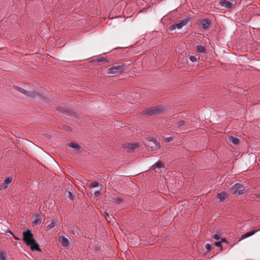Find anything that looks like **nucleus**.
Segmentation results:
<instances>
[{
	"label": "nucleus",
	"mask_w": 260,
	"mask_h": 260,
	"mask_svg": "<svg viewBox=\"0 0 260 260\" xmlns=\"http://www.w3.org/2000/svg\"><path fill=\"white\" fill-rule=\"evenodd\" d=\"M23 240L25 244L29 246L32 251H41L38 243L34 238V235L31 231L27 230L23 233Z\"/></svg>",
	"instance_id": "1"
},
{
	"label": "nucleus",
	"mask_w": 260,
	"mask_h": 260,
	"mask_svg": "<svg viewBox=\"0 0 260 260\" xmlns=\"http://www.w3.org/2000/svg\"><path fill=\"white\" fill-rule=\"evenodd\" d=\"M124 69V66L123 64H119L114 66L108 70V74H119L121 73Z\"/></svg>",
	"instance_id": "2"
},
{
	"label": "nucleus",
	"mask_w": 260,
	"mask_h": 260,
	"mask_svg": "<svg viewBox=\"0 0 260 260\" xmlns=\"http://www.w3.org/2000/svg\"><path fill=\"white\" fill-rule=\"evenodd\" d=\"M231 189L233 191L234 193L237 195L243 194L246 192L245 187L240 183L235 184L232 187Z\"/></svg>",
	"instance_id": "3"
},
{
	"label": "nucleus",
	"mask_w": 260,
	"mask_h": 260,
	"mask_svg": "<svg viewBox=\"0 0 260 260\" xmlns=\"http://www.w3.org/2000/svg\"><path fill=\"white\" fill-rule=\"evenodd\" d=\"M162 110V108L159 107H152L147 109L145 114L150 116L156 115L160 113Z\"/></svg>",
	"instance_id": "4"
},
{
	"label": "nucleus",
	"mask_w": 260,
	"mask_h": 260,
	"mask_svg": "<svg viewBox=\"0 0 260 260\" xmlns=\"http://www.w3.org/2000/svg\"><path fill=\"white\" fill-rule=\"evenodd\" d=\"M148 141L150 142V144L149 145H147V147H150L151 150H154L156 149H158L160 147V144L158 142V141L153 138H149Z\"/></svg>",
	"instance_id": "5"
},
{
	"label": "nucleus",
	"mask_w": 260,
	"mask_h": 260,
	"mask_svg": "<svg viewBox=\"0 0 260 260\" xmlns=\"http://www.w3.org/2000/svg\"><path fill=\"white\" fill-rule=\"evenodd\" d=\"M188 23V20L185 19L181 21H177L170 27V30H173L176 28L181 29Z\"/></svg>",
	"instance_id": "6"
},
{
	"label": "nucleus",
	"mask_w": 260,
	"mask_h": 260,
	"mask_svg": "<svg viewBox=\"0 0 260 260\" xmlns=\"http://www.w3.org/2000/svg\"><path fill=\"white\" fill-rule=\"evenodd\" d=\"M139 146L138 143H128L123 145V148L127 149V151H133Z\"/></svg>",
	"instance_id": "7"
},
{
	"label": "nucleus",
	"mask_w": 260,
	"mask_h": 260,
	"mask_svg": "<svg viewBox=\"0 0 260 260\" xmlns=\"http://www.w3.org/2000/svg\"><path fill=\"white\" fill-rule=\"evenodd\" d=\"M12 181V178L10 177H7L4 181L3 183L0 185V189H6L11 184Z\"/></svg>",
	"instance_id": "8"
},
{
	"label": "nucleus",
	"mask_w": 260,
	"mask_h": 260,
	"mask_svg": "<svg viewBox=\"0 0 260 260\" xmlns=\"http://www.w3.org/2000/svg\"><path fill=\"white\" fill-rule=\"evenodd\" d=\"M0 233L4 234L7 233H10L11 235L13 236V238L15 239H18L17 237H16L14 234L11 232L10 230L8 229V228H7L5 225H4L3 224L1 223L0 224Z\"/></svg>",
	"instance_id": "9"
},
{
	"label": "nucleus",
	"mask_w": 260,
	"mask_h": 260,
	"mask_svg": "<svg viewBox=\"0 0 260 260\" xmlns=\"http://www.w3.org/2000/svg\"><path fill=\"white\" fill-rule=\"evenodd\" d=\"M58 241L61 245L66 248H68L70 246V242L68 238L64 236H60L58 238Z\"/></svg>",
	"instance_id": "10"
},
{
	"label": "nucleus",
	"mask_w": 260,
	"mask_h": 260,
	"mask_svg": "<svg viewBox=\"0 0 260 260\" xmlns=\"http://www.w3.org/2000/svg\"><path fill=\"white\" fill-rule=\"evenodd\" d=\"M219 4L220 6L228 9H232L233 7V3L228 0H221Z\"/></svg>",
	"instance_id": "11"
},
{
	"label": "nucleus",
	"mask_w": 260,
	"mask_h": 260,
	"mask_svg": "<svg viewBox=\"0 0 260 260\" xmlns=\"http://www.w3.org/2000/svg\"><path fill=\"white\" fill-rule=\"evenodd\" d=\"M69 146L72 148L73 151L75 152H80L81 150V147L80 146L76 143L71 142Z\"/></svg>",
	"instance_id": "12"
},
{
	"label": "nucleus",
	"mask_w": 260,
	"mask_h": 260,
	"mask_svg": "<svg viewBox=\"0 0 260 260\" xmlns=\"http://www.w3.org/2000/svg\"><path fill=\"white\" fill-rule=\"evenodd\" d=\"M211 24V21L208 19H204L201 22V26L204 29H207Z\"/></svg>",
	"instance_id": "13"
},
{
	"label": "nucleus",
	"mask_w": 260,
	"mask_h": 260,
	"mask_svg": "<svg viewBox=\"0 0 260 260\" xmlns=\"http://www.w3.org/2000/svg\"><path fill=\"white\" fill-rule=\"evenodd\" d=\"M42 220V216L40 214H37L34 219V220L32 221V225H36L39 224L41 223Z\"/></svg>",
	"instance_id": "14"
},
{
	"label": "nucleus",
	"mask_w": 260,
	"mask_h": 260,
	"mask_svg": "<svg viewBox=\"0 0 260 260\" xmlns=\"http://www.w3.org/2000/svg\"><path fill=\"white\" fill-rule=\"evenodd\" d=\"M229 141L235 145L238 144L239 142V139L233 136H230L229 137Z\"/></svg>",
	"instance_id": "15"
},
{
	"label": "nucleus",
	"mask_w": 260,
	"mask_h": 260,
	"mask_svg": "<svg viewBox=\"0 0 260 260\" xmlns=\"http://www.w3.org/2000/svg\"><path fill=\"white\" fill-rule=\"evenodd\" d=\"M226 197V193L225 192L219 193L217 195V198L219 200L220 202H223Z\"/></svg>",
	"instance_id": "16"
},
{
	"label": "nucleus",
	"mask_w": 260,
	"mask_h": 260,
	"mask_svg": "<svg viewBox=\"0 0 260 260\" xmlns=\"http://www.w3.org/2000/svg\"><path fill=\"white\" fill-rule=\"evenodd\" d=\"M56 224V221L54 219L52 220L51 223L47 226V230H50L54 228Z\"/></svg>",
	"instance_id": "17"
},
{
	"label": "nucleus",
	"mask_w": 260,
	"mask_h": 260,
	"mask_svg": "<svg viewBox=\"0 0 260 260\" xmlns=\"http://www.w3.org/2000/svg\"><path fill=\"white\" fill-rule=\"evenodd\" d=\"M0 260H7V253L3 250H0Z\"/></svg>",
	"instance_id": "18"
},
{
	"label": "nucleus",
	"mask_w": 260,
	"mask_h": 260,
	"mask_svg": "<svg viewBox=\"0 0 260 260\" xmlns=\"http://www.w3.org/2000/svg\"><path fill=\"white\" fill-rule=\"evenodd\" d=\"M197 51L200 53H205L206 52L205 47L199 45L197 46Z\"/></svg>",
	"instance_id": "19"
},
{
	"label": "nucleus",
	"mask_w": 260,
	"mask_h": 260,
	"mask_svg": "<svg viewBox=\"0 0 260 260\" xmlns=\"http://www.w3.org/2000/svg\"><path fill=\"white\" fill-rule=\"evenodd\" d=\"M162 167V164L160 161H157L152 166V168L156 169V168H160Z\"/></svg>",
	"instance_id": "20"
},
{
	"label": "nucleus",
	"mask_w": 260,
	"mask_h": 260,
	"mask_svg": "<svg viewBox=\"0 0 260 260\" xmlns=\"http://www.w3.org/2000/svg\"><path fill=\"white\" fill-rule=\"evenodd\" d=\"M176 126L178 127H180L185 124V121L184 120H180L176 123Z\"/></svg>",
	"instance_id": "21"
},
{
	"label": "nucleus",
	"mask_w": 260,
	"mask_h": 260,
	"mask_svg": "<svg viewBox=\"0 0 260 260\" xmlns=\"http://www.w3.org/2000/svg\"><path fill=\"white\" fill-rule=\"evenodd\" d=\"M259 230H260V229L258 230L250 231V232L246 233V234L247 235L248 237H249L251 236H252L253 235H254L255 233H256Z\"/></svg>",
	"instance_id": "22"
},
{
	"label": "nucleus",
	"mask_w": 260,
	"mask_h": 260,
	"mask_svg": "<svg viewBox=\"0 0 260 260\" xmlns=\"http://www.w3.org/2000/svg\"><path fill=\"white\" fill-rule=\"evenodd\" d=\"M99 185V183L98 182H93L90 185V188H94V187H96L98 186Z\"/></svg>",
	"instance_id": "23"
},
{
	"label": "nucleus",
	"mask_w": 260,
	"mask_h": 260,
	"mask_svg": "<svg viewBox=\"0 0 260 260\" xmlns=\"http://www.w3.org/2000/svg\"><path fill=\"white\" fill-rule=\"evenodd\" d=\"M20 91L21 92L23 93L24 94H26L27 96H31V94L32 93H29V92L23 89H21V90Z\"/></svg>",
	"instance_id": "24"
},
{
	"label": "nucleus",
	"mask_w": 260,
	"mask_h": 260,
	"mask_svg": "<svg viewBox=\"0 0 260 260\" xmlns=\"http://www.w3.org/2000/svg\"><path fill=\"white\" fill-rule=\"evenodd\" d=\"M189 59L192 62H196L197 61V58L195 56L192 55L189 56Z\"/></svg>",
	"instance_id": "25"
},
{
	"label": "nucleus",
	"mask_w": 260,
	"mask_h": 260,
	"mask_svg": "<svg viewBox=\"0 0 260 260\" xmlns=\"http://www.w3.org/2000/svg\"><path fill=\"white\" fill-rule=\"evenodd\" d=\"M205 248L208 251H209L211 249V245L207 243L205 245Z\"/></svg>",
	"instance_id": "26"
},
{
	"label": "nucleus",
	"mask_w": 260,
	"mask_h": 260,
	"mask_svg": "<svg viewBox=\"0 0 260 260\" xmlns=\"http://www.w3.org/2000/svg\"><path fill=\"white\" fill-rule=\"evenodd\" d=\"M94 194L95 197H98L101 195V192L100 191H96L94 192Z\"/></svg>",
	"instance_id": "27"
},
{
	"label": "nucleus",
	"mask_w": 260,
	"mask_h": 260,
	"mask_svg": "<svg viewBox=\"0 0 260 260\" xmlns=\"http://www.w3.org/2000/svg\"><path fill=\"white\" fill-rule=\"evenodd\" d=\"M213 237L215 239L218 240L220 238V235L215 234V235H214Z\"/></svg>",
	"instance_id": "28"
},
{
	"label": "nucleus",
	"mask_w": 260,
	"mask_h": 260,
	"mask_svg": "<svg viewBox=\"0 0 260 260\" xmlns=\"http://www.w3.org/2000/svg\"><path fill=\"white\" fill-rule=\"evenodd\" d=\"M215 245L218 247H221V243L220 241L215 242Z\"/></svg>",
	"instance_id": "29"
},
{
	"label": "nucleus",
	"mask_w": 260,
	"mask_h": 260,
	"mask_svg": "<svg viewBox=\"0 0 260 260\" xmlns=\"http://www.w3.org/2000/svg\"><path fill=\"white\" fill-rule=\"evenodd\" d=\"M248 237L247 235L246 234V233H245V234H244V235H242V236H241V239H242V240H243V239H245V238H248Z\"/></svg>",
	"instance_id": "30"
},
{
	"label": "nucleus",
	"mask_w": 260,
	"mask_h": 260,
	"mask_svg": "<svg viewBox=\"0 0 260 260\" xmlns=\"http://www.w3.org/2000/svg\"><path fill=\"white\" fill-rule=\"evenodd\" d=\"M172 140H173V138H172V137H169L166 139V141L168 142H169Z\"/></svg>",
	"instance_id": "31"
},
{
	"label": "nucleus",
	"mask_w": 260,
	"mask_h": 260,
	"mask_svg": "<svg viewBox=\"0 0 260 260\" xmlns=\"http://www.w3.org/2000/svg\"><path fill=\"white\" fill-rule=\"evenodd\" d=\"M74 196L70 192H69V198L71 200L74 199Z\"/></svg>",
	"instance_id": "32"
},
{
	"label": "nucleus",
	"mask_w": 260,
	"mask_h": 260,
	"mask_svg": "<svg viewBox=\"0 0 260 260\" xmlns=\"http://www.w3.org/2000/svg\"><path fill=\"white\" fill-rule=\"evenodd\" d=\"M117 201L118 203H120V202H122V200L121 199H120V198L119 199H117Z\"/></svg>",
	"instance_id": "33"
},
{
	"label": "nucleus",
	"mask_w": 260,
	"mask_h": 260,
	"mask_svg": "<svg viewBox=\"0 0 260 260\" xmlns=\"http://www.w3.org/2000/svg\"><path fill=\"white\" fill-rule=\"evenodd\" d=\"M255 197H256V198H260V193L256 194H255Z\"/></svg>",
	"instance_id": "34"
},
{
	"label": "nucleus",
	"mask_w": 260,
	"mask_h": 260,
	"mask_svg": "<svg viewBox=\"0 0 260 260\" xmlns=\"http://www.w3.org/2000/svg\"><path fill=\"white\" fill-rule=\"evenodd\" d=\"M220 242H226V240L224 238H222L221 241Z\"/></svg>",
	"instance_id": "35"
}]
</instances>
